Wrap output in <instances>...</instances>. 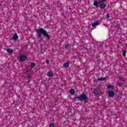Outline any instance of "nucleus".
<instances>
[{"label": "nucleus", "mask_w": 127, "mask_h": 127, "mask_svg": "<svg viewBox=\"0 0 127 127\" xmlns=\"http://www.w3.org/2000/svg\"><path fill=\"white\" fill-rule=\"evenodd\" d=\"M117 86H118V87H122V86H123V83L117 82Z\"/></svg>", "instance_id": "16"}, {"label": "nucleus", "mask_w": 127, "mask_h": 127, "mask_svg": "<svg viewBox=\"0 0 127 127\" xmlns=\"http://www.w3.org/2000/svg\"><path fill=\"white\" fill-rule=\"evenodd\" d=\"M99 24H100L99 21H96L95 22L92 23L91 25L92 27H95V26H97V25H99Z\"/></svg>", "instance_id": "7"}, {"label": "nucleus", "mask_w": 127, "mask_h": 127, "mask_svg": "<svg viewBox=\"0 0 127 127\" xmlns=\"http://www.w3.org/2000/svg\"><path fill=\"white\" fill-rule=\"evenodd\" d=\"M36 66V64L34 63H31V68H34Z\"/></svg>", "instance_id": "14"}, {"label": "nucleus", "mask_w": 127, "mask_h": 127, "mask_svg": "<svg viewBox=\"0 0 127 127\" xmlns=\"http://www.w3.org/2000/svg\"><path fill=\"white\" fill-rule=\"evenodd\" d=\"M107 18H110V15L109 14V13H107Z\"/></svg>", "instance_id": "23"}, {"label": "nucleus", "mask_w": 127, "mask_h": 127, "mask_svg": "<svg viewBox=\"0 0 127 127\" xmlns=\"http://www.w3.org/2000/svg\"><path fill=\"white\" fill-rule=\"evenodd\" d=\"M108 89H111V90H114V86L109 85L107 86Z\"/></svg>", "instance_id": "15"}, {"label": "nucleus", "mask_w": 127, "mask_h": 127, "mask_svg": "<svg viewBox=\"0 0 127 127\" xmlns=\"http://www.w3.org/2000/svg\"><path fill=\"white\" fill-rule=\"evenodd\" d=\"M37 32V38H41V35H44L45 37H47L48 40H50V36L48 34V32L44 29L42 28H39L38 29L36 30Z\"/></svg>", "instance_id": "1"}, {"label": "nucleus", "mask_w": 127, "mask_h": 127, "mask_svg": "<svg viewBox=\"0 0 127 127\" xmlns=\"http://www.w3.org/2000/svg\"><path fill=\"white\" fill-rule=\"evenodd\" d=\"M70 95H75V90L71 89L69 90Z\"/></svg>", "instance_id": "10"}, {"label": "nucleus", "mask_w": 127, "mask_h": 127, "mask_svg": "<svg viewBox=\"0 0 127 127\" xmlns=\"http://www.w3.org/2000/svg\"><path fill=\"white\" fill-rule=\"evenodd\" d=\"M94 94H95V95H98L99 94V91L98 90H94L93 91Z\"/></svg>", "instance_id": "18"}, {"label": "nucleus", "mask_w": 127, "mask_h": 127, "mask_svg": "<svg viewBox=\"0 0 127 127\" xmlns=\"http://www.w3.org/2000/svg\"><path fill=\"white\" fill-rule=\"evenodd\" d=\"M17 39H18V36H17V34H14V35L13 36L12 40H17Z\"/></svg>", "instance_id": "8"}, {"label": "nucleus", "mask_w": 127, "mask_h": 127, "mask_svg": "<svg viewBox=\"0 0 127 127\" xmlns=\"http://www.w3.org/2000/svg\"><path fill=\"white\" fill-rule=\"evenodd\" d=\"M63 66L64 67V68H68V67H69V63L66 62L64 63Z\"/></svg>", "instance_id": "12"}, {"label": "nucleus", "mask_w": 127, "mask_h": 127, "mask_svg": "<svg viewBox=\"0 0 127 127\" xmlns=\"http://www.w3.org/2000/svg\"><path fill=\"white\" fill-rule=\"evenodd\" d=\"M70 46V44L69 43H67L65 45V46H64V48L65 49H68V48H69V46Z\"/></svg>", "instance_id": "17"}, {"label": "nucleus", "mask_w": 127, "mask_h": 127, "mask_svg": "<svg viewBox=\"0 0 127 127\" xmlns=\"http://www.w3.org/2000/svg\"><path fill=\"white\" fill-rule=\"evenodd\" d=\"M46 63H47V64H49V61L48 60H46Z\"/></svg>", "instance_id": "22"}, {"label": "nucleus", "mask_w": 127, "mask_h": 127, "mask_svg": "<svg viewBox=\"0 0 127 127\" xmlns=\"http://www.w3.org/2000/svg\"><path fill=\"white\" fill-rule=\"evenodd\" d=\"M126 54H127V51H123V56H126Z\"/></svg>", "instance_id": "21"}, {"label": "nucleus", "mask_w": 127, "mask_h": 127, "mask_svg": "<svg viewBox=\"0 0 127 127\" xmlns=\"http://www.w3.org/2000/svg\"><path fill=\"white\" fill-rule=\"evenodd\" d=\"M26 60H27V57L26 56L22 55L19 56V61L21 62L26 61Z\"/></svg>", "instance_id": "5"}, {"label": "nucleus", "mask_w": 127, "mask_h": 127, "mask_svg": "<svg viewBox=\"0 0 127 127\" xmlns=\"http://www.w3.org/2000/svg\"><path fill=\"white\" fill-rule=\"evenodd\" d=\"M26 74L27 75V78L28 80V81H26V83H29V81L31 80V75H32V73L30 70H27L26 72Z\"/></svg>", "instance_id": "4"}, {"label": "nucleus", "mask_w": 127, "mask_h": 127, "mask_svg": "<svg viewBox=\"0 0 127 127\" xmlns=\"http://www.w3.org/2000/svg\"><path fill=\"white\" fill-rule=\"evenodd\" d=\"M93 5H94V6H96V7H100L101 10H103V9H105V8L107 7V4L105 3H101V2L98 1H94L93 2Z\"/></svg>", "instance_id": "3"}, {"label": "nucleus", "mask_w": 127, "mask_h": 127, "mask_svg": "<svg viewBox=\"0 0 127 127\" xmlns=\"http://www.w3.org/2000/svg\"><path fill=\"white\" fill-rule=\"evenodd\" d=\"M119 80H122V77L119 76Z\"/></svg>", "instance_id": "24"}, {"label": "nucleus", "mask_w": 127, "mask_h": 127, "mask_svg": "<svg viewBox=\"0 0 127 127\" xmlns=\"http://www.w3.org/2000/svg\"><path fill=\"white\" fill-rule=\"evenodd\" d=\"M108 96L110 98H113L115 96V92L113 91H108Z\"/></svg>", "instance_id": "6"}, {"label": "nucleus", "mask_w": 127, "mask_h": 127, "mask_svg": "<svg viewBox=\"0 0 127 127\" xmlns=\"http://www.w3.org/2000/svg\"><path fill=\"white\" fill-rule=\"evenodd\" d=\"M75 101H84V104H87L89 102V98L85 93L81 94L79 96H76L74 97Z\"/></svg>", "instance_id": "2"}, {"label": "nucleus", "mask_w": 127, "mask_h": 127, "mask_svg": "<svg viewBox=\"0 0 127 127\" xmlns=\"http://www.w3.org/2000/svg\"><path fill=\"white\" fill-rule=\"evenodd\" d=\"M55 127V125H54V123H51L49 125V127Z\"/></svg>", "instance_id": "19"}, {"label": "nucleus", "mask_w": 127, "mask_h": 127, "mask_svg": "<svg viewBox=\"0 0 127 127\" xmlns=\"http://www.w3.org/2000/svg\"><path fill=\"white\" fill-rule=\"evenodd\" d=\"M116 27H119L120 26H119V25H117V26H115Z\"/></svg>", "instance_id": "25"}, {"label": "nucleus", "mask_w": 127, "mask_h": 127, "mask_svg": "<svg viewBox=\"0 0 127 127\" xmlns=\"http://www.w3.org/2000/svg\"><path fill=\"white\" fill-rule=\"evenodd\" d=\"M107 77H101L98 78V81H106Z\"/></svg>", "instance_id": "11"}, {"label": "nucleus", "mask_w": 127, "mask_h": 127, "mask_svg": "<svg viewBox=\"0 0 127 127\" xmlns=\"http://www.w3.org/2000/svg\"><path fill=\"white\" fill-rule=\"evenodd\" d=\"M7 52L8 53H13V50L12 49H7Z\"/></svg>", "instance_id": "13"}, {"label": "nucleus", "mask_w": 127, "mask_h": 127, "mask_svg": "<svg viewBox=\"0 0 127 127\" xmlns=\"http://www.w3.org/2000/svg\"><path fill=\"white\" fill-rule=\"evenodd\" d=\"M47 76H48V77H53V72H52V71H49L47 74Z\"/></svg>", "instance_id": "9"}, {"label": "nucleus", "mask_w": 127, "mask_h": 127, "mask_svg": "<svg viewBox=\"0 0 127 127\" xmlns=\"http://www.w3.org/2000/svg\"><path fill=\"white\" fill-rule=\"evenodd\" d=\"M107 1V0H101L100 1H98L99 2L104 3V2Z\"/></svg>", "instance_id": "20"}, {"label": "nucleus", "mask_w": 127, "mask_h": 127, "mask_svg": "<svg viewBox=\"0 0 127 127\" xmlns=\"http://www.w3.org/2000/svg\"><path fill=\"white\" fill-rule=\"evenodd\" d=\"M69 9H71V8H69Z\"/></svg>", "instance_id": "26"}]
</instances>
